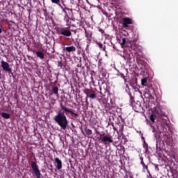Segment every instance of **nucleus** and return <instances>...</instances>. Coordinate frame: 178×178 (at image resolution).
<instances>
[{"instance_id":"33","label":"nucleus","mask_w":178,"mask_h":178,"mask_svg":"<svg viewBox=\"0 0 178 178\" xmlns=\"http://www.w3.org/2000/svg\"><path fill=\"white\" fill-rule=\"evenodd\" d=\"M1 117L3 118L4 119L8 120L10 118V115L7 113L3 112L1 113Z\"/></svg>"},{"instance_id":"15","label":"nucleus","mask_w":178,"mask_h":178,"mask_svg":"<svg viewBox=\"0 0 178 178\" xmlns=\"http://www.w3.org/2000/svg\"><path fill=\"white\" fill-rule=\"evenodd\" d=\"M59 88L58 86H52L51 90V95H55L56 97H59Z\"/></svg>"},{"instance_id":"50","label":"nucleus","mask_w":178,"mask_h":178,"mask_svg":"<svg viewBox=\"0 0 178 178\" xmlns=\"http://www.w3.org/2000/svg\"><path fill=\"white\" fill-rule=\"evenodd\" d=\"M2 33V29L0 28V34Z\"/></svg>"},{"instance_id":"8","label":"nucleus","mask_w":178,"mask_h":178,"mask_svg":"<svg viewBox=\"0 0 178 178\" xmlns=\"http://www.w3.org/2000/svg\"><path fill=\"white\" fill-rule=\"evenodd\" d=\"M159 163H161V164H160L161 166H165V168L166 169L169 168L170 170H172V168H173V165H175L174 162H170V164L169 165V163L164 159L159 160Z\"/></svg>"},{"instance_id":"29","label":"nucleus","mask_w":178,"mask_h":178,"mask_svg":"<svg viewBox=\"0 0 178 178\" xmlns=\"http://www.w3.org/2000/svg\"><path fill=\"white\" fill-rule=\"evenodd\" d=\"M140 164L143 165V168L148 170V166L145 165V163H144L143 157L140 156Z\"/></svg>"},{"instance_id":"11","label":"nucleus","mask_w":178,"mask_h":178,"mask_svg":"<svg viewBox=\"0 0 178 178\" xmlns=\"http://www.w3.org/2000/svg\"><path fill=\"white\" fill-rule=\"evenodd\" d=\"M145 92L149 96H152L155 93L154 88L151 85H147L145 86Z\"/></svg>"},{"instance_id":"18","label":"nucleus","mask_w":178,"mask_h":178,"mask_svg":"<svg viewBox=\"0 0 178 178\" xmlns=\"http://www.w3.org/2000/svg\"><path fill=\"white\" fill-rule=\"evenodd\" d=\"M61 110L65 113L66 115H68V113L71 115L73 114V111H72V109L67 108L65 105H63L62 104H61Z\"/></svg>"},{"instance_id":"13","label":"nucleus","mask_w":178,"mask_h":178,"mask_svg":"<svg viewBox=\"0 0 178 178\" xmlns=\"http://www.w3.org/2000/svg\"><path fill=\"white\" fill-rule=\"evenodd\" d=\"M122 40V42H121V47H130L131 44L129 42V39H127V38H121Z\"/></svg>"},{"instance_id":"28","label":"nucleus","mask_w":178,"mask_h":178,"mask_svg":"<svg viewBox=\"0 0 178 178\" xmlns=\"http://www.w3.org/2000/svg\"><path fill=\"white\" fill-rule=\"evenodd\" d=\"M85 36H86V38L88 39V41L91 42L92 41V33H89V32L85 31Z\"/></svg>"},{"instance_id":"37","label":"nucleus","mask_w":178,"mask_h":178,"mask_svg":"<svg viewBox=\"0 0 178 178\" xmlns=\"http://www.w3.org/2000/svg\"><path fill=\"white\" fill-rule=\"evenodd\" d=\"M85 132L86 133V135H88V136H90L92 134V131L90 129L85 130Z\"/></svg>"},{"instance_id":"1","label":"nucleus","mask_w":178,"mask_h":178,"mask_svg":"<svg viewBox=\"0 0 178 178\" xmlns=\"http://www.w3.org/2000/svg\"><path fill=\"white\" fill-rule=\"evenodd\" d=\"M147 123L150 126L152 133H161V130H162L165 134H169L170 131V127H169V124H168V121L165 119L158 118L154 124L152 123L150 121H149Z\"/></svg>"},{"instance_id":"12","label":"nucleus","mask_w":178,"mask_h":178,"mask_svg":"<svg viewBox=\"0 0 178 178\" xmlns=\"http://www.w3.org/2000/svg\"><path fill=\"white\" fill-rule=\"evenodd\" d=\"M122 26H124V28H127L129 26V24H131L132 22V19H131V18H122Z\"/></svg>"},{"instance_id":"34","label":"nucleus","mask_w":178,"mask_h":178,"mask_svg":"<svg viewBox=\"0 0 178 178\" xmlns=\"http://www.w3.org/2000/svg\"><path fill=\"white\" fill-rule=\"evenodd\" d=\"M147 77H145L144 79H141V85L142 86H144L145 87L146 86H147Z\"/></svg>"},{"instance_id":"45","label":"nucleus","mask_w":178,"mask_h":178,"mask_svg":"<svg viewBox=\"0 0 178 178\" xmlns=\"http://www.w3.org/2000/svg\"><path fill=\"white\" fill-rule=\"evenodd\" d=\"M120 76H121V78L124 79V75L123 74H120Z\"/></svg>"},{"instance_id":"40","label":"nucleus","mask_w":178,"mask_h":178,"mask_svg":"<svg viewBox=\"0 0 178 178\" xmlns=\"http://www.w3.org/2000/svg\"><path fill=\"white\" fill-rule=\"evenodd\" d=\"M63 102H65V106L66 102H65V100H64L63 98H61V99H60V108H61V104H62L63 105H64Z\"/></svg>"},{"instance_id":"26","label":"nucleus","mask_w":178,"mask_h":178,"mask_svg":"<svg viewBox=\"0 0 178 178\" xmlns=\"http://www.w3.org/2000/svg\"><path fill=\"white\" fill-rule=\"evenodd\" d=\"M140 66L141 67H140V70L141 72L143 73V75L147 74V70L145 64L143 65H140Z\"/></svg>"},{"instance_id":"32","label":"nucleus","mask_w":178,"mask_h":178,"mask_svg":"<svg viewBox=\"0 0 178 178\" xmlns=\"http://www.w3.org/2000/svg\"><path fill=\"white\" fill-rule=\"evenodd\" d=\"M97 46H99V48H100V50L106 52V46H104L103 44L100 42H97Z\"/></svg>"},{"instance_id":"20","label":"nucleus","mask_w":178,"mask_h":178,"mask_svg":"<svg viewBox=\"0 0 178 178\" xmlns=\"http://www.w3.org/2000/svg\"><path fill=\"white\" fill-rule=\"evenodd\" d=\"M64 51L67 54V53H73V52L76 51V47L74 46L64 47Z\"/></svg>"},{"instance_id":"53","label":"nucleus","mask_w":178,"mask_h":178,"mask_svg":"<svg viewBox=\"0 0 178 178\" xmlns=\"http://www.w3.org/2000/svg\"><path fill=\"white\" fill-rule=\"evenodd\" d=\"M129 178H134L132 176H129Z\"/></svg>"},{"instance_id":"46","label":"nucleus","mask_w":178,"mask_h":178,"mask_svg":"<svg viewBox=\"0 0 178 178\" xmlns=\"http://www.w3.org/2000/svg\"><path fill=\"white\" fill-rule=\"evenodd\" d=\"M147 178H154V177H153L151 174H149V176H147Z\"/></svg>"},{"instance_id":"54","label":"nucleus","mask_w":178,"mask_h":178,"mask_svg":"<svg viewBox=\"0 0 178 178\" xmlns=\"http://www.w3.org/2000/svg\"><path fill=\"white\" fill-rule=\"evenodd\" d=\"M129 86H128V85H126V88H128Z\"/></svg>"},{"instance_id":"14","label":"nucleus","mask_w":178,"mask_h":178,"mask_svg":"<svg viewBox=\"0 0 178 178\" xmlns=\"http://www.w3.org/2000/svg\"><path fill=\"white\" fill-rule=\"evenodd\" d=\"M34 53L36 54V56L40 59L43 60L44 58V54L42 49L35 50L34 51Z\"/></svg>"},{"instance_id":"56","label":"nucleus","mask_w":178,"mask_h":178,"mask_svg":"<svg viewBox=\"0 0 178 178\" xmlns=\"http://www.w3.org/2000/svg\"><path fill=\"white\" fill-rule=\"evenodd\" d=\"M58 86H60V85H59V84H58Z\"/></svg>"},{"instance_id":"2","label":"nucleus","mask_w":178,"mask_h":178,"mask_svg":"<svg viewBox=\"0 0 178 178\" xmlns=\"http://www.w3.org/2000/svg\"><path fill=\"white\" fill-rule=\"evenodd\" d=\"M54 121L63 129L65 130L68 127V120L62 110L58 111V114L54 118Z\"/></svg>"},{"instance_id":"52","label":"nucleus","mask_w":178,"mask_h":178,"mask_svg":"<svg viewBox=\"0 0 178 178\" xmlns=\"http://www.w3.org/2000/svg\"><path fill=\"white\" fill-rule=\"evenodd\" d=\"M142 139H143V140H145V138H144V137H142Z\"/></svg>"},{"instance_id":"21","label":"nucleus","mask_w":178,"mask_h":178,"mask_svg":"<svg viewBox=\"0 0 178 178\" xmlns=\"http://www.w3.org/2000/svg\"><path fill=\"white\" fill-rule=\"evenodd\" d=\"M118 154H120V155L124 154V152H125V148H124V147L122 145H121V144H120V145H118Z\"/></svg>"},{"instance_id":"38","label":"nucleus","mask_w":178,"mask_h":178,"mask_svg":"<svg viewBox=\"0 0 178 178\" xmlns=\"http://www.w3.org/2000/svg\"><path fill=\"white\" fill-rule=\"evenodd\" d=\"M58 67H60V69L64 68L65 67L64 62H58Z\"/></svg>"},{"instance_id":"6","label":"nucleus","mask_w":178,"mask_h":178,"mask_svg":"<svg viewBox=\"0 0 178 178\" xmlns=\"http://www.w3.org/2000/svg\"><path fill=\"white\" fill-rule=\"evenodd\" d=\"M31 166L33 169V171L37 178H42V175L40 172V170L38 168V164L35 161H31Z\"/></svg>"},{"instance_id":"48","label":"nucleus","mask_w":178,"mask_h":178,"mask_svg":"<svg viewBox=\"0 0 178 178\" xmlns=\"http://www.w3.org/2000/svg\"><path fill=\"white\" fill-rule=\"evenodd\" d=\"M124 81L127 82V79H126L125 76H124Z\"/></svg>"},{"instance_id":"16","label":"nucleus","mask_w":178,"mask_h":178,"mask_svg":"<svg viewBox=\"0 0 178 178\" xmlns=\"http://www.w3.org/2000/svg\"><path fill=\"white\" fill-rule=\"evenodd\" d=\"M118 124V127H120V129L118 130V139H120V138H121V136H122V138H124V125L123 124Z\"/></svg>"},{"instance_id":"57","label":"nucleus","mask_w":178,"mask_h":178,"mask_svg":"<svg viewBox=\"0 0 178 178\" xmlns=\"http://www.w3.org/2000/svg\"><path fill=\"white\" fill-rule=\"evenodd\" d=\"M51 145H53V143H51Z\"/></svg>"},{"instance_id":"35","label":"nucleus","mask_w":178,"mask_h":178,"mask_svg":"<svg viewBox=\"0 0 178 178\" xmlns=\"http://www.w3.org/2000/svg\"><path fill=\"white\" fill-rule=\"evenodd\" d=\"M114 120H115V118H114L113 115H110L108 124H111L113 127V122H112V121H114Z\"/></svg>"},{"instance_id":"22","label":"nucleus","mask_w":178,"mask_h":178,"mask_svg":"<svg viewBox=\"0 0 178 178\" xmlns=\"http://www.w3.org/2000/svg\"><path fill=\"white\" fill-rule=\"evenodd\" d=\"M82 56L83 58V61H85V67H86V68H88V63H90L88 58L86 56L85 54H82Z\"/></svg>"},{"instance_id":"9","label":"nucleus","mask_w":178,"mask_h":178,"mask_svg":"<svg viewBox=\"0 0 178 178\" xmlns=\"http://www.w3.org/2000/svg\"><path fill=\"white\" fill-rule=\"evenodd\" d=\"M131 107L134 111L138 112L142 108L140 102L136 101V102H132Z\"/></svg>"},{"instance_id":"39","label":"nucleus","mask_w":178,"mask_h":178,"mask_svg":"<svg viewBox=\"0 0 178 178\" xmlns=\"http://www.w3.org/2000/svg\"><path fill=\"white\" fill-rule=\"evenodd\" d=\"M99 31L102 33V35H105V31L104 29H102L101 28H99Z\"/></svg>"},{"instance_id":"17","label":"nucleus","mask_w":178,"mask_h":178,"mask_svg":"<svg viewBox=\"0 0 178 178\" xmlns=\"http://www.w3.org/2000/svg\"><path fill=\"white\" fill-rule=\"evenodd\" d=\"M54 160H55V164H56V167L58 168V170H60V169H62L63 168L62 161L59 158H55Z\"/></svg>"},{"instance_id":"47","label":"nucleus","mask_w":178,"mask_h":178,"mask_svg":"<svg viewBox=\"0 0 178 178\" xmlns=\"http://www.w3.org/2000/svg\"><path fill=\"white\" fill-rule=\"evenodd\" d=\"M113 49H114L117 50V49H116V47H115V44H114V45H113Z\"/></svg>"},{"instance_id":"5","label":"nucleus","mask_w":178,"mask_h":178,"mask_svg":"<svg viewBox=\"0 0 178 178\" xmlns=\"http://www.w3.org/2000/svg\"><path fill=\"white\" fill-rule=\"evenodd\" d=\"M83 93L86 95V98H89L90 99H97V92L93 90L85 88L83 89Z\"/></svg>"},{"instance_id":"25","label":"nucleus","mask_w":178,"mask_h":178,"mask_svg":"<svg viewBox=\"0 0 178 178\" xmlns=\"http://www.w3.org/2000/svg\"><path fill=\"white\" fill-rule=\"evenodd\" d=\"M108 78V76H107V74L106 72H102V77H100V79H103V83H106Z\"/></svg>"},{"instance_id":"3","label":"nucleus","mask_w":178,"mask_h":178,"mask_svg":"<svg viewBox=\"0 0 178 178\" xmlns=\"http://www.w3.org/2000/svg\"><path fill=\"white\" fill-rule=\"evenodd\" d=\"M99 136L100 137V141L103 143L104 145H109L110 143H113V137L111 135L106 133L100 134H99Z\"/></svg>"},{"instance_id":"19","label":"nucleus","mask_w":178,"mask_h":178,"mask_svg":"<svg viewBox=\"0 0 178 178\" xmlns=\"http://www.w3.org/2000/svg\"><path fill=\"white\" fill-rule=\"evenodd\" d=\"M158 117H159L158 113H152V115L149 117V120H151V123L156 124V122L154 121H155V120L159 119Z\"/></svg>"},{"instance_id":"49","label":"nucleus","mask_w":178,"mask_h":178,"mask_svg":"<svg viewBox=\"0 0 178 178\" xmlns=\"http://www.w3.org/2000/svg\"><path fill=\"white\" fill-rule=\"evenodd\" d=\"M124 178H128V175L126 174L125 177H124Z\"/></svg>"},{"instance_id":"42","label":"nucleus","mask_w":178,"mask_h":178,"mask_svg":"<svg viewBox=\"0 0 178 178\" xmlns=\"http://www.w3.org/2000/svg\"><path fill=\"white\" fill-rule=\"evenodd\" d=\"M154 168L156 170L159 171V165H154Z\"/></svg>"},{"instance_id":"43","label":"nucleus","mask_w":178,"mask_h":178,"mask_svg":"<svg viewBox=\"0 0 178 178\" xmlns=\"http://www.w3.org/2000/svg\"><path fill=\"white\" fill-rule=\"evenodd\" d=\"M72 115L75 116V118L79 116V114L75 113L74 112L72 113Z\"/></svg>"},{"instance_id":"36","label":"nucleus","mask_w":178,"mask_h":178,"mask_svg":"<svg viewBox=\"0 0 178 178\" xmlns=\"http://www.w3.org/2000/svg\"><path fill=\"white\" fill-rule=\"evenodd\" d=\"M159 134H161V133L159 132V133H154V137L155 138V139H156V140H159L161 139V137H160V136H159Z\"/></svg>"},{"instance_id":"31","label":"nucleus","mask_w":178,"mask_h":178,"mask_svg":"<svg viewBox=\"0 0 178 178\" xmlns=\"http://www.w3.org/2000/svg\"><path fill=\"white\" fill-rule=\"evenodd\" d=\"M143 147L145 149V152L147 153L149 151L148 144L146 143L145 140H143Z\"/></svg>"},{"instance_id":"51","label":"nucleus","mask_w":178,"mask_h":178,"mask_svg":"<svg viewBox=\"0 0 178 178\" xmlns=\"http://www.w3.org/2000/svg\"><path fill=\"white\" fill-rule=\"evenodd\" d=\"M121 122H124V119H122V120H121Z\"/></svg>"},{"instance_id":"7","label":"nucleus","mask_w":178,"mask_h":178,"mask_svg":"<svg viewBox=\"0 0 178 178\" xmlns=\"http://www.w3.org/2000/svg\"><path fill=\"white\" fill-rule=\"evenodd\" d=\"M65 10H70L71 12H72V8H67V7H65V8H63V11L65 13V15L64 17V21L66 22V25L68 26H70L71 24H72V18H71V17H69L67 11H65Z\"/></svg>"},{"instance_id":"27","label":"nucleus","mask_w":178,"mask_h":178,"mask_svg":"<svg viewBox=\"0 0 178 178\" xmlns=\"http://www.w3.org/2000/svg\"><path fill=\"white\" fill-rule=\"evenodd\" d=\"M130 83L132 85L137 86L138 84V79L136 76H133L130 81Z\"/></svg>"},{"instance_id":"55","label":"nucleus","mask_w":178,"mask_h":178,"mask_svg":"<svg viewBox=\"0 0 178 178\" xmlns=\"http://www.w3.org/2000/svg\"><path fill=\"white\" fill-rule=\"evenodd\" d=\"M71 20H72V21H74V19L72 18V19H71Z\"/></svg>"},{"instance_id":"10","label":"nucleus","mask_w":178,"mask_h":178,"mask_svg":"<svg viewBox=\"0 0 178 178\" xmlns=\"http://www.w3.org/2000/svg\"><path fill=\"white\" fill-rule=\"evenodd\" d=\"M1 67L3 71L6 72L10 73L12 72V68L10 67V65L4 60H1Z\"/></svg>"},{"instance_id":"24","label":"nucleus","mask_w":178,"mask_h":178,"mask_svg":"<svg viewBox=\"0 0 178 178\" xmlns=\"http://www.w3.org/2000/svg\"><path fill=\"white\" fill-rule=\"evenodd\" d=\"M136 63H137L138 66H142V65H145V61L143 60L140 58H136Z\"/></svg>"},{"instance_id":"4","label":"nucleus","mask_w":178,"mask_h":178,"mask_svg":"<svg viewBox=\"0 0 178 178\" xmlns=\"http://www.w3.org/2000/svg\"><path fill=\"white\" fill-rule=\"evenodd\" d=\"M58 32L59 34H61L65 37L72 36V31H71L70 26H68L67 28H65V27L58 28Z\"/></svg>"},{"instance_id":"30","label":"nucleus","mask_w":178,"mask_h":178,"mask_svg":"<svg viewBox=\"0 0 178 178\" xmlns=\"http://www.w3.org/2000/svg\"><path fill=\"white\" fill-rule=\"evenodd\" d=\"M51 2H52V3H55L58 6H59L60 7H61V8L63 10L64 8H63V6H61V4H60L61 0H51Z\"/></svg>"},{"instance_id":"44","label":"nucleus","mask_w":178,"mask_h":178,"mask_svg":"<svg viewBox=\"0 0 178 178\" xmlns=\"http://www.w3.org/2000/svg\"><path fill=\"white\" fill-rule=\"evenodd\" d=\"M134 98L132 96H130V99L131 100V103L134 102Z\"/></svg>"},{"instance_id":"41","label":"nucleus","mask_w":178,"mask_h":178,"mask_svg":"<svg viewBox=\"0 0 178 178\" xmlns=\"http://www.w3.org/2000/svg\"><path fill=\"white\" fill-rule=\"evenodd\" d=\"M113 129H114V131H117V134H119V131L116 127H114V125L113 124Z\"/></svg>"},{"instance_id":"23","label":"nucleus","mask_w":178,"mask_h":178,"mask_svg":"<svg viewBox=\"0 0 178 178\" xmlns=\"http://www.w3.org/2000/svg\"><path fill=\"white\" fill-rule=\"evenodd\" d=\"M141 108L144 111L150 110L149 103H145V102H143V106L141 107Z\"/></svg>"}]
</instances>
